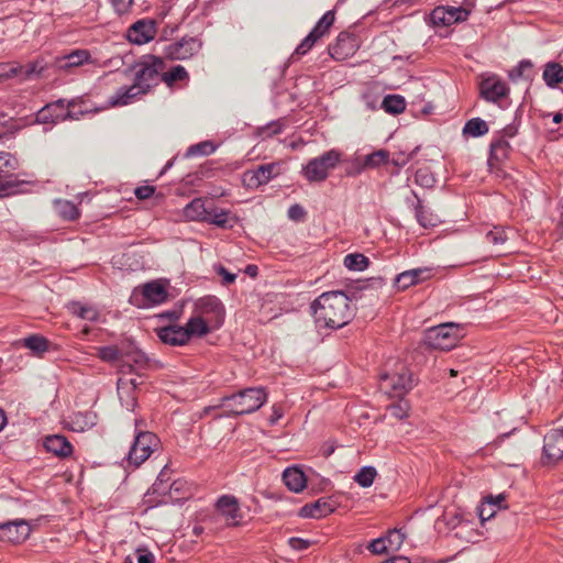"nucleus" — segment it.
<instances>
[{
  "label": "nucleus",
  "mask_w": 563,
  "mask_h": 563,
  "mask_svg": "<svg viewBox=\"0 0 563 563\" xmlns=\"http://www.w3.org/2000/svg\"><path fill=\"white\" fill-rule=\"evenodd\" d=\"M188 80L189 74L181 65H176L162 74V81L169 88L174 87V85L178 81L187 82Z\"/></svg>",
  "instance_id": "obj_37"
},
{
  "label": "nucleus",
  "mask_w": 563,
  "mask_h": 563,
  "mask_svg": "<svg viewBox=\"0 0 563 563\" xmlns=\"http://www.w3.org/2000/svg\"><path fill=\"white\" fill-rule=\"evenodd\" d=\"M142 296L146 305H158L166 300L167 290L158 282H151L142 287Z\"/></svg>",
  "instance_id": "obj_28"
},
{
  "label": "nucleus",
  "mask_w": 563,
  "mask_h": 563,
  "mask_svg": "<svg viewBox=\"0 0 563 563\" xmlns=\"http://www.w3.org/2000/svg\"><path fill=\"white\" fill-rule=\"evenodd\" d=\"M23 346L36 354H42L48 350V341L41 335H30L23 340Z\"/></svg>",
  "instance_id": "obj_45"
},
{
  "label": "nucleus",
  "mask_w": 563,
  "mask_h": 563,
  "mask_svg": "<svg viewBox=\"0 0 563 563\" xmlns=\"http://www.w3.org/2000/svg\"><path fill=\"white\" fill-rule=\"evenodd\" d=\"M280 173V163L264 164L260 165L256 169L246 170L243 174L242 181L247 188H258L262 185H266Z\"/></svg>",
  "instance_id": "obj_10"
},
{
  "label": "nucleus",
  "mask_w": 563,
  "mask_h": 563,
  "mask_svg": "<svg viewBox=\"0 0 563 563\" xmlns=\"http://www.w3.org/2000/svg\"><path fill=\"white\" fill-rule=\"evenodd\" d=\"M411 154L398 153L393 156L391 163L397 167H402L411 159Z\"/></svg>",
  "instance_id": "obj_63"
},
{
  "label": "nucleus",
  "mask_w": 563,
  "mask_h": 563,
  "mask_svg": "<svg viewBox=\"0 0 563 563\" xmlns=\"http://www.w3.org/2000/svg\"><path fill=\"white\" fill-rule=\"evenodd\" d=\"M218 514L224 519L228 527H236L243 518L239 501L234 496L223 495L216 504Z\"/></svg>",
  "instance_id": "obj_12"
},
{
  "label": "nucleus",
  "mask_w": 563,
  "mask_h": 563,
  "mask_svg": "<svg viewBox=\"0 0 563 563\" xmlns=\"http://www.w3.org/2000/svg\"><path fill=\"white\" fill-rule=\"evenodd\" d=\"M288 543H289L290 548L296 550V551L306 550L310 545V541L309 540H305V539H301V538H290L288 540Z\"/></svg>",
  "instance_id": "obj_62"
},
{
  "label": "nucleus",
  "mask_w": 563,
  "mask_h": 563,
  "mask_svg": "<svg viewBox=\"0 0 563 563\" xmlns=\"http://www.w3.org/2000/svg\"><path fill=\"white\" fill-rule=\"evenodd\" d=\"M209 210L206 200L196 198L184 208V216L191 221H206Z\"/></svg>",
  "instance_id": "obj_32"
},
{
  "label": "nucleus",
  "mask_w": 563,
  "mask_h": 563,
  "mask_svg": "<svg viewBox=\"0 0 563 563\" xmlns=\"http://www.w3.org/2000/svg\"><path fill=\"white\" fill-rule=\"evenodd\" d=\"M44 448L58 457H67L73 453V445L64 435H48L44 440Z\"/></svg>",
  "instance_id": "obj_24"
},
{
  "label": "nucleus",
  "mask_w": 563,
  "mask_h": 563,
  "mask_svg": "<svg viewBox=\"0 0 563 563\" xmlns=\"http://www.w3.org/2000/svg\"><path fill=\"white\" fill-rule=\"evenodd\" d=\"M509 147L508 141L504 137L496 140L490 145L492 154L497 158L507 156Z\"/></svg>",
  "instance_id": "obj_53"
},
{
  "label": "nucleus",
  "mask_w": 563,
  "mask_h": 563,
  "mask_svg": "<svg viewBox=\"0 0 563 563\" xmlns=\"http://www.w3.org/2000/svg\"><path fill=\"white\" fill-rule=\"evenodd\" d=\"M54 209L60 218L67 221L76 220L79 217V210L77 206L68 200H55Z\"/></svg>",
  "instance_id": "obj_38"
},
{
  "label": "nucleus",
  "mask_w": 563,
  "mask_h": 563,
  "mask_svg": "<svg viewBox=\"0 0 563 563\" xmlns=\"http://www.w3.org/2000/svg\"><path fill=\"white\" fill-rule=\"evenodd\" d=\"M154 191H155V187H153V186H141L135 189L134 194L137 199L145 200V199H148L150 197H152Z\"/></svg>",
  "instance_id": "obj_60"
},
{
  "label": "nucleus",
  "mask_w": 563,
  "mask_h": 563,
  "mask_svg": "<svg viewBox=\"0 0 563 563\" xmlns=\"http://www.w3.org/2000/svg\"><path fill=\"white\" fill-rule=\"evenodd\" d=\"M488 132L487 123L479 119L474 118L466 122V124L463 128V133L471 135L473 137L482 136Z\"/></svg>",
  "instance_id": "obj_42"
},
{
  "label": "nucleus",
  "mask_w": 563,
  "mask_h": 563,
  "mask_svg": "<svg viewBox=\"0 0 563 563\" xmlns=\"http://www.w3.org/2000/svg\"><path fill=\"white\" fill-rule=\"evenodd\" d=\"M314 322L320 328L340 329L353 318V308L343 291H327L311 303Z\"/></svg>",
  "instance_id": "obj_1"
},
{
  "label": "nucleus",
  "mask_w": 563,
  "mask_h": 563,
  "mask_svg": "<svg viewBox=\"0 0 563 563\" xmlns=\"http://www.w3.org/2000/svg\"><path fill=\"white\" fill-rule=\"evenodd\" d=\"M319 38L314 34L309 33L301 43L297 46L295 54L305 55L307 54L317 43Z\"/></svg>",
  "instance_id": "obj_55"
},
{
  "label": "nucleus",
  "mask_w": 563,
  "mask_h": 563,
  "mask_svg": "<svg viewBox=\"0 0 563 563\" xmlns=\"http://www.w3.org/2000/svg\"><path fill=\"white\" fill-rule=\"evenodd\" d=\"M111 2L117 13L124 14L131 9L133 0H111Z\"/></svg>",
  "instance_id": "obj_58"
},
{
  "label": "nucleus",
  "mask_w": 563,
  "mask_h": 563,
  "mask_svg": "<svg viewBox=\"0 0 563 563\" xmlns=\"http://www.w3.org/2000/svg\"><path fill=\"white\" fill-rule=\"evenodd\" d=\"M389 161V153L386 150L375 151L364 157L363 167L375 168Z\"/></svg>",
  "instance_id": "obj_44"
},
{
  "label": "nucleus",
  "mask_w": 563,
  "mask_h": 563,
  "mask_svg": "<svg viewBox=\"0 0 563 563\" xmlns=\"http://www.w3.org/2000/svg\"><path fill=\"white\" fill-rule=\"evenodd\" d=\"M122 352L119 351V349L114 345L109 346H101L98 349V356L109 363H113L117 361L122 362Z\"/></svg>",
  "instance_id": "obj_49"
},
{
  "label": "nucleus",
  "mask_w": 563,
  "mask_h": 563,
  "mask_svg": "<svg viewBox=\"0 0 563 563\" xmlns=\"http://www.w3.org/2000/svg\"><path fill=\"white\" fill-rule=\"evenodd\" d=\"M284 122L282 120L272 121L268 124L257 129V135L262 139L272 137L283 132Z\"/></svg>",
  "instance_id": "obj_48"
},
{
  "label": "nucleus",
  "mask_w": 563,
  "mask_h": 563,
  "mask_svg": "<svg viewBox=\"0 0 563 563\" xmlns=\"http://www.w3.org/2000/svg\"><path fill=\"white\" fill-rule=\"evenodd\" d=\"M509 89L505 81L495 75L483 78L479 84V93L483 99L489 102H498L505 98Z\"/></svg>",
  "instance_id": "obj_14"
},
{
  "label": "nucleus",
  "mask_w": 563,
  "mask_h": 563,
  "mask_svg": "<svg viewBox=\"0 0 563 563\" xmlns=\"http://www.w3.org/2000/svg\"><path fill=\"white\" fill-rule=\"evenodd\" d=\"M217 145L211 141H203L189 146L186 151V157L208 156L216 152Z\"/></svg>",
  "instance_id": "obj_41"
},
{
  "label": "nucleus",
  "mask_w": 563,
  "mask_h": 563,
  "mask_svg": "<svg viewBox=\"0 0 563 563\" xmlns=\"http://www.w3.org/2000/svg\"><path fill=\"white\" fill-rule=\"evenodd\" d=\"M368 264H369L368 258L361 253L347 254L344 257V265L350 271L362 272L367 268Z\"/></svg>",
  "instance_id": "obj_43"
},
{
  "label": "nucleus",
  "mask_w": 563,
  "mask_h": 563,
  "mask_svg": "<svg viewBox=\"0 0 563 563\" xmlns=\"http://www.w3.org/2000/svg\"><path fill=\"white\" fill-rule=\"evenodd\" d=\"M358 48V42L355 35L341 32L334 44L329 46L330 55L338 60H343L352 56Z\"/></svg>",
  "instance_id": "obj_16"
},
{
  "label": "nucleus",
  "mask_w": 563,
  "mask_h": 563,
  "mask_svg": "<svg viewBox=\"0 0 563 563\" xmlns=\"http://www.w3.org/2000/svg\"><path fill=\"white\" fill-rule=\"evenodd\" d=\"M413 196L417 199L413 208L418 223L426 229L439 225L442 222L439 216L430 211L416 194Z\"/></svg>",
  "instance_id": "obj_27"
},
{
  "label": "nucleus",
  "mask_w": 563,
  "mask_h": 563,
  "mask_svg": "<svg viewBox=\"0 0 563 563\" xmlns=\"http://www.w3.org/2000/svg\"><path fill=\"white\" fill-rule=\"evenodd\" d=\"M140 384L137 378H119L118 380V394L120 400L125 404L128 408H134L136 398L133 394L136 386Z\"/></svg>",
  "instance_id": "obj_31"
},
{
  "label": "nucleus",
  "mask_w": 563,
  "mask_h": 563,
  "mask_svg": "<svg viewBox=\"0 0 563 563\" xmlns=\"http://www.w3.org/2000/svg\"><path fill=\"white\" fill-rule=\"evenodd\" d=\"M148 358L142 351L132 349L123 352L120 372L122 374L137 373L147 366Z\"/></svg>",
  "instance_id": "obj_19"
},
{
  "label": "nucleus",
  "mask_w": 563,
  "mask_h": 563,
  "mask_svg": "<svg viewBox=\"0 0 563 563\" xmlns=\"http://www.w3.org/2000/svg\"><path fill=\"white\" fill-rule=\"evenodd\" d=\"M532 63L530 60H521L514 69L509 71L511 80L525 78L530 79L532 76Z\"/></svg>",
  "instance_id": "obj_47"
},
{
  "label": "nucleus",
  "mask_w": 563,
  "mask_h": 563,
  "mask_svg": "<svg viewBox=\"0 0 563 563\" xmlns=\"http://www.w3.org/2000/svg\"><path fill=\"white\" fill-rule=\"evenodd\" d=\"M144 90H139L133 84L129 87H121L117 92L109 99L108 103L110 107L126 106L132 102L135 98L143 96Z\"/></svg>",
  "instance_id": "obj_29"
},
{
  "label": "nucleus",
  "mask_w": 563,
  "mask_h": 563,
  "mask_svg": "<svg viewBox=\"0 0 563 563\" xmlns=\"http://www.w3.org/2000/svg\"><path fill=\"white\" fill-rule=\"evenodd\" d=\"M431 277V269L419 267L398 274L395 278V285L398 289L405 290L418 283L424 282Z\"/></svg>",
  "instance_id": "obj_21"
},
{
  "label": "nucleus",
  "mask_w": 563,
  "mask_h": 563,
  "mask_svg": "<svg viewBox=\"0 0 563 563\" xmlns=\"http://www.w3.org/2000/svg\"><path fill=\"white\" fill-rule=\"evenodd\" d=\"M306 216L305 209L299 205H292L288 209V218L294 221H300Z\"/></svg>",
  "instance_id": "obj_59"
},
{
  "label": "nucleus",
  "mask_w": 563,
  "mask_h": 563,
  "mask_svg": "<svg viewBox=\"0 0 563 563\" xmlns=\"http://www.w3.org/2000/svg\"><path fill=\"white\" fill-rule=\"evenodd\" d=\"M67 100L65 99H59L53 103H49L47 104L44 109H42L40 111V117L42 119H46V112H49V111H53V110H57V109H60V110H66L67 111Z\"/></svg>",
  "instance_id": "obj_57"
},
{
  "label": "nucleus",
  "mask_w": 563,
  "mask_h": 563,
  "mask_svg": "<svg viewBox=\"0 0 563 563\" xmlns=\"http://www.w3.org/2000/svg\"><path fill=\"white\" fill-rule=\"evenodd\" d=\"M98 422V416L95 411H78L70 418V426L75 432H84L91 429Z\"/></svg>",
  "instance_id": "obj_30"
},
{
  "label": "nucleus",
  "mask_w": 563,
  "mask_h": 563,
  "mask_svg": "<svg viewBox=\"0 0 563 563\" xmlns=\"http://www.w3.org/2000/svg\"><path fill=\"white\" fill-rule=\"evenodd\" d=\"M266 400L267 393L263 387L245 388L223 397L220 407L227 409L228 416H242L258 410Z\"/></svg>",
  "instance_id": "obj_2"
},
{
  "label": "nucleus",
  "mask_w": 563,
  "mask_h": 563,
  "mask_svg": "<svg viewBox=\"0 0 563 563\" xmlns=\"http://www.w3.org/2000/svg\"><path fill=\"white\" fill-rule=\"evenodd\" d=\"M542 78L550 88H555L563 82V66L556 62H549L544 65Z\"/></svg>",
  "instance_id": "obj_33"
},
{
  "label": "nucleus",
  "mask_w": 563,
  "mask_h": 563,
  "mask_svg": "<svg viewBox=\"0 0 563 563\" xmlns=\"http://www.w3.org/2000/svg\"><path fill=\"white\" fill-rule=\"evenodd\" d=\"M563 459V430L554 429L544 435L542 464L554 465Z\"/></svg>",
  "instance_id": "obj_11"
},
{
  "label": "nucleus",
  "mask_w": 563,
  "mask_h": 563,
  "mask_svg": "<svg viewBox=\"0 0 563 563\" xmlns=\"http://www.w3.org/2000/svg\"><path fill=\"white\" fill-rule=\"evenodd\" d=\"M385 539L387 541V545L389 548L390 552H396L400 549V547L404 543L405 534L400 530H390L386 536Z\"/></svg>",
  "instance_id": "obj_50"
},
{
  "label": "nucleus",
  "mask_w": 563,
  "mask_h": 563,
  "mask_svg": "<svg viewBox=\"0 0 563 563\" xmlns=\"http://www.w3.org/2000/svg\"><path fill=\"white\" fill-rule=\"evenodd\" d=\"M382 107L387 113L399 114L406 109V101L399 95H388L383 99Z\"/></svg>",
  "instance_id": "obj_39"
},
{
  "label": "nucleus",
  "mask_w": 563,
  "mask_h": 563,
  "mask_svg": "<svg viewBox=\"0 0 563 563\" xmlns=\"http://www.w3.org/2000/svg\"><path fill=\"white\" fill-rule=\"evenodd\" d=\"M342 153L332 148L323 154L313 157L307 162L301 168V175L309 183H322L330 173L339 165Z\"/></svg>",
  "instance_id": "obj_3"
},
{
  "label": "nucleus",
  "mask_w": 563,
  "mask_h": 563,
  "mask_svg": "<svg viewBox=\"0 0 563 563\" xmlns=\"http://www.w3.org/2000/svg\"><path fill=\"white\" fill-rule=\"evenodd\" d=\"M91 62V55L87 49H75L69 54L56 58V67L63 71H70Z\"/></svg>",
  "instance_id": "obj_20"
},
{
  "label": "nucleus",
  "mask_w": 563,
  "mask_h": 563,
  "mask_svg": "<svg viewBox=\"0 0 563 563\" xmlns=\"http://www.w3.org/2000/svg\"><path fill=\"white\" fill-rule=\"evenodd\" d=\"M156 26L154 21L141 20L130 26L128 38L131 43L142 45L155 37Z\"/></svg>",
  "instance_id": "obj_17"
},
{
  "label": "nucleus",
  "mask_w": 563,
  "mask_h": 563,
  "mask_svg": "<svg viewBox=\"0 0 563 563\" xmlns=\"http://www.w3.org/2000/svg\"><path fill=\"white\" fill-rule=\"evenodd\" d=\"M194 311L207 320L213 329L220 328L224 321V307L216 296H206L198 299L195 302Z\"/></svg>",
  "instance_id": "obj_8"
},
{
  "label": "nucleus",
  "mask_w": 563,
  "mask_h": 563,
  "mask_svg": "<svg viewBox=\"0 0 563 563\" xmlns=\"http://www.w3.org/2000/svg\"><path fill=\"white\" fill-rule=\"evenodd\" d=\"M67 309L71 314L82 320L97 321L99 318V311L91 305H84L79 301H73L67 305Z\"/></svg>",
  "instance_id": "obj_36"
},
{
  "label": "nucleus",
  "mask_w": 563,
  "mask_h": 563,
  "mask_svg": "<svg viewBox=\"0 0 563 563\" xmlns=\"http://www.w3.org/2000/svg\"><path fill=\"white\" fill-rule=\"evenodd\" d=\"M335 509V501L330 497H322L311 504H306L299 510V516L302 518H323Z\"/></svg>",
  "instance_id": "obj_18"
},
{
  "label": "nucleus",
  "mask_w": 563,
  "mask_h": 563,
  "mask_svg": "<svg viewBox=\"0 0 563 563\" xmlns=\"http://www.w3.org/2000/svg\"><path fill=\"white\" fill-rule=\"evenodd\" d=\"M165 63L162 57L148 55L136 66L134 75V85L139 90H144V95L157 84V78L164 69Z\"/></svg>",
  "instance_id": "obj_5"
},
{
  "label": "nucleus",
  "mask_w": 563,
  "mask_h": 563,
  "mask_svg": "<svg viewBox=\"0 0 563 563\" xmlns=\"http://www.w3.org/2000/svg\"><path fill=\"white\" fill-rule=\"evenodd\" d=\"M467 16L468 11L464 8L438 7L431 12L430 20L434 26H450L465 21Z\"/></svg>",
  "instance_id": "obj_13"
},
{
  "label": "nucleus",
  "mask_w": 563,
  "mask_h": 563,
  "mask_svg": "<svg viewBox=\"0 0 563 563\" xmlns=\"http://www.w3.org/2000/svg\"><path fill=\"white\" fill-rule=\"evenodd\" d=\"M384 382H389L394 391L398 395L409 390L412 387V379L407 372L397 375L385 374L382 376Z\"/></svg>",
  "instance_id": "obj_35"
},
{
  "label": "nucleus",
  "mask_w": 563,
  "mask_h": 563,
  "mask_svg": "<svg viewBox=\"0 0 563 563\" xmlns=\"http://www.w3.org/2000/svg\"><path fill=\"white\" fill-rule=\"evenodd\" d=\"M229 220V212L224 210L211 211L209 210L207 222L216 224L218 227H227Z\"/></svg>",
  "instance_id": "obj_52"
},
{
  "label": "nucleus",
  "mask_w": 563,
  "mask_h": 563,
  "mask_svg": "<svg viewBox=\"0 0 563 563\" xmlns=\"http://www.w3.org/2000/svg\"><path fill=\"white\" fill-rule=\"evenodd\" d=\"M284 416V410H283V407L280 405H274L272 407V415L269 417V424H276L279 419H282Z\"/></svg>",
  "instance_id": "obj_64"
},
{
  "label": "nucleus",
  "mask_w": 563,
  "mask_h": 563,
  "mask_svg": "<svg viewBox=\"0 0 563 563\" xmlns=\"http://www.w3.org/2000/svg\"><path fill=\"white\" fill-rule=\"evenodd\" d=\"M158 438L148 431H140L134 439L128 455V463L139 467L144 463L158 446Z\"/></svg>",
  "instance_id": "obj_6"
},
{
  "label": "nucleus",
  "mask_w": 563,
  "mask_h": 563,
  "mask_svg": "<svg viewBox=\"0 0 563 563\" xmlns=\"http://www.w3.org/2000/svg\"><path fill=\"white\" fill-rule=\"evenodd\" d=\"M16 164V159L10 153L0 152V192L11 185Z\"/></svg>",
  "instance_id": "obj_23"
},
{
  "label": "nucleus",
  "mask_w": 563,
  "mask_h": 563,
  "mask_svg": "<svg viewBox=\"0 0 563 563\" xmlns=\"http://www.w3.org/2000/svg\"><path fill=\"white\" fill-rule=\"evenodd\" d=\"M462 338L461 329L455 323H442L427 330L424 343L437 350L449 351Z\"/></svg>",
  "instance_id": "obj_4"
},
{
  "label": "nucleus",
  "mask_w": 563,
  "mask_h": 563,
  "mask_svg": "<svg viewBox=\"0 0 563 563\" xmlns=\"http://www.w3.org/2000/svg\"><path fill=\"white\" fill-rule=\"evenodd\" d=\"M415 181L422 187L430 188L434 184V178L427 169H418L415 175Z\"/></svg>",
  "instance_id": "obj_54"
},
{
  "label": "nucleus",
  "mask_w": 563,
  "mask_h": 563,
  "mask_svg": "<svg viewBox=\"0 0 563 563\" xmlns=\"http://www.w3.org/2000/svg\"><path fill=\"white\" fill-rule=\"evenodd\" d=\"M159 340L173 346H181L189 342L185 327L168 325L157 330Z\"/></svg>",
  "instance_id": "obj_22"
},
{
  "label": "nucleus",
  "mask_w": 563,
  "mask_h": 563,
  "mask_svg": "<svg viewBox=\"0 0 563 563\" xmlns=\"http://www.w3.org/2000/svg\"><path fill=\"white\" fill-rule=\"evenodd\" d=\"M368 550L374 554L390 553L385 537L373 540L368 545Z\"/></svg>",
  "instance_id": "obj_56"
},
{
  "label": "nucleus",
  "mask_w": 563,
  "mask_h": 563,
  "mask_svg": "<svg viewBox=\"0 0 563 563\" xmlns=\"http://www.w3.org/2000/svg\"><path fill=\"white\" fill-rule=\"evenodd\" d=\"M213 327L210 323L194 312V316L188 320L185 325V330L187 331V335L190 339L191 336H203L210 332Z\"/></svg>",
  "instance_id": "obj_34"
},
{
  "label": "nucleus",
  "mask_w": 563,
  "mask_h": 563,
  "mask_svg": "<svg viewBox=\"0 0 563 563\" xmlns=\"http://www.w3.org/2000/svg\"><path fill=\"white\" fill-rule=\"evenodd\" d=\"M202 48V41L196 36H184L164 46L163 55L169 60L194 58Z\"/></svg>",
  "instance_id": "obj_7"
},
{
  "label": "nucleus",
  "mask_w": 563,
  "mask_h": 563,
  "mask_svg": "<svg viewBox=\"0 0 563 563\" xmlns=\"http://www.w3.org/2000/svg\"><path fill=\"white\" fill-rule=\"evenodd\" d=\"M334 20H335L334 12L331 10L327 11L322 15V18L317 22V24L314 25V27L312 29V31L310 33L314 34L316 37L321 38L329 32L330 27L334 23Z\"/></svg>",
  "instance_id": "obj_40"
},
{
  "label": "nucleus",
  "mask_w": 563,
  "mask_h": 563,
  "mask_svg": "<svg viewBox=\"0 0 563 563\" xmlns=\"http://www.w3.org/2000/svg\"><path fill=\"white\" fill-rule=\"evenodd\" d=\"M45 68L46 65L42 59H36L26 65H20L18 63H0V81L14 77H19L21 80H26L34 76H40Z\"/></svg>",
  "instance_id": "obj_9"
},
{
  "label": "nucleus",
  "mask_w": 563,
  "mask_h": 563,
  "mask_svg": "<svg viewBox=\"0 0 563 563\" xmlns=\"http://www.w3.org/2000/svg\"><path fill=\"white\" fill-rule=\"evenodd\" d=\"M376 475L377 472L373 466H364L355 474L354 481L362 487H369Z\"/></svg>",
  "instance_id": "obj_46"
},
{
  "label": "nucleus",
  "mask_w": 563,
  "mask_h": 563,
  "mask_svg": "<svg viewBox=\"0 0 563 563\" xmlns=\"http://www.w3.org/2000/svg\"><path fill=\"white\" fill-rule=\"evenodd\" d=\"M93 110L88 106L87 101L82 97L74 98L67 102V112L56 114V120H78L86 113H90Z\"/></svg>",
  "instance_id": "obj_25"
},
{
  "label": "nucleus",
  "mask_w": 563,
  "mask_h": 563,
  "mask_svg": "<svg viewBox=\"0 0 563 563\" xmlns=\"http://www.w3.org/2000/svg\"><path fill=\"white\" fill-rule=\"evenodd\" d=\"M508 236L501 227H495L486 233V241L493 245H501L507 241Z\"/></svg>",
  "instance_id": "obj_51"
},
{
  "label": "nucleus",
  "mask_w": 563,
  "mask_h": 563,
  "mask_svg": "<svg viewBox=\"0 0 563 563\" xmlns=\"http://www.w3.org/2000/svg\"><path fill=\"white\" fill-rule=\"evenodd\" d=\"M31 527L25 520L9 521L0 525V541L21 543L30 536Z\"/></svg>",
  "instance_id": "obj_15"
},
{
  "label": "nucleus",
  "mask_w": 563,
  "mask_h": 563,
  "mask_svg": "<svg viewBox=\"0 0 563 563\" xmlns=\"http://www.w3.org/2000/svg\"><path fill=\"white\" fill-rule=\"evenodd\" d=\"M283 481L289 490L300 493L307 485L305 473L296 466L287 467L283 473Z\"/></svg>",
  "instance_id": "obj_26"
},
{
  "label": "nucleus",
  "mask_w": 563,
  "mask_h": 563,
  "mask_svg": "<svg viewBox=\"0 0 563 563\" xmlns=\"http://www.w3.org/2000/svg\"><path fill=\"white\" fill-rule=\"evenodd\" d=\"M216 272L223 278V285H230L235 282L236 275L228 272L223 266L218 265Z\"/></svg>",
  "instance_id": "obj_61"
}]
</instances>
